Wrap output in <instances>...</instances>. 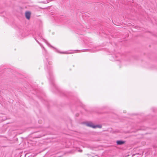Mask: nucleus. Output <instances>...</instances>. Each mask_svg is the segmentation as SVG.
I'll list each match as a JSON object with an SVG mask.
<instances>
[{"instance_id":"f257e3e1","label":"nucleus","mask_w":157,"mask_h":157,"mask_svg":"<svg viewBox=\"0 0 157 157\" xmlns=\"http://www.w3.org/2000/svg\"><path fill=\"white\" fill-rule=\"evenodd\" d=\"M86 124L87 126L88 127H91L93 128H94V127L95 125H94L93 123L91 122H87L86 123Z\"/></svg>"},{"instance_id":"f03ea898","label":"nucleus","mask_w":157,"mask_h":157,"mask_svg":"<svg viewBox=\"0 0 157 157\" xmlns=\"http://www.w3.org/2000/svg\"><path fill=\"white\" fill-rule=\"evenodd\" d=\"M31 13L29 12H26L25 13V15L26 18L28 19H29L30 17Z\"/></svg>"},{"instance_id":"0eeeda50","label":"nucleus","mask_w":157,"mask_h":157,"mask_svg":"<svg viewBox=\"0 0 157 157\" xmlns=\"http://www.w3.org/2000/svg\"><path fill=\"white\" fill-rule=\"evenodd\" d=\"M36 41L39 44H40L39 42L37 40H36Z\"/></svg>"},{"instance_id":"423d86ee","label":"nucleus","mask_w":157,"mask_h":157,"mask_svg":"<svg viewBox=\"0 0 157 157\" xmlns=\"http://www.w3.org/2000/svg\"><path fill=\"white\" fill-rule=\"evenodd\" d=\"M79 151L80 152H82V150H80Z\"/></svg>"},{"instance_id":"7ed1b4c3","label":"nucleus","mask_w":157,"mask_h":157,"mask_svg":"<svg viewBox=\"0 0 157 157\" xmlns=\"http://www.w3.org/2000/svg\"><path fill=\"white\" fill-rule=\"evenodd\" d=\"M125 143L124 141L122 140H118L117 141V145H122Z\"/></svg>"},{"instance_id":"20e7f679","label":"nucleus","mask_w":157,"mask_h":157,"mask_svg":"<svg viewBox=\"0 0 157 157\" xmlns=\"http://www.w3.org/2000/svg\"><path fill=\"white\" fill-rule=\"evenodd\" d=\"M94 128H101V125H95L94 127Z\"/></svg>"},{"instance_id":"39448f33","label":"nucleus","mask_w":157,"mask_h":157,"mask_svg":"<svg viewBox=\"0 0 157 157\" xmlns=\"http://www.w3.org/2000/svg\"><path fill=\"white\" fill-rule=\"evenodd\" d=\"M43 136V135H40V136H39L37 137H38V138L40 137H41V136Z\"/></svg>"}]
</instances>
